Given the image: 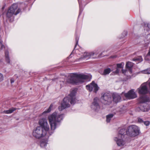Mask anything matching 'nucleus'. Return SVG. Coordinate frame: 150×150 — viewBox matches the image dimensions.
<instances>
[{
    "mask_svg": "<svg viewBox=\"0 0 150 150\" xmlns=\"http://www.w3.org/2000/svg\"><path fill=\"white\" fill-rule=\"evenodd\" d=\"M64 117V115L63 114L54 112L49 115L48 117L52 131L49 132L41 127L38 126L33 130V135L34 137L38 139L45 136L47 138H48L53 133V131L56 128L58 123L63 120Z\"/></svg>",
    "mask_w": 150,
    "mask_h": 150,
    "instance_id": "nucleus-1",
    "label": "nucleus"
},
{
    "mask_svg": "<svg viewBox=\"0 0 150 150\" xmlns=\"http://www.w3.org/2000/svg\"><path fill=\"white\" fill-rule=\"evenodd\" d=\"M92 78L91 75L74 73L68 76L67 81L68 83H78L84 82V80L90 81Z\"/></svg>",
    "mask_w": 150,
    "mask_h": 150,
    "instance_id": "nucleus-2",
    "label": "nucleus"
},
{
    "mask_svg": "<svg viewBox=\"0 0 150 150\" xmlns=\"http://www.w3.org/2000/svg\"><path fill=\"white\" fill-rule=\"evenodd\" d=\"M76 89L72 90L70 94L64 98L61 104V106L58 107L59 110L61 111L62 110L69 107L70 104L74 105L76 102Z\"/></svg>",
    "mask_w": 150,
    "mask_h": 150,
    "instance_id": "nucleus-3",
    "label": "nucleus"
},
{
    "mask_svg": "<svg viewBox=\"0 0 150 150\" xmlns=\"http://www.w3.org/2000/svg\"><path fill=\"white\" fill-rule=\"evenodd\" d=\"M128 130H126L125 129H120L119 132L118 136L115 137L114 140L116 142L118 146H123L125 144V137H127V132Z\"/></svg>",
    "mask_w": 150,
    "mask_h": 150,
    "instance_id": "nucleus-4",
    "label": "nucleus"
},
{
    "mask_svg": "<svg viewBox=\"0 0 150 150\" xmlns=\"http://www.w3.org/2000/svg\"><path fill=\"white\" fill-rule=\"evenodd\" d=\"M21 9L18 8V5L17 4H13L8 10L6 13V17L9 19L12 17L13 15H16L21 11Z\"/></svg>",
    "mask_w": 150,
    "mask_h": 150,
    "instance_id": "nucleus-5",
    "label": "nucleus"
},
{
    "mask_svg": "<svg viewBox=\"0 0 150 150\" xmlns=\"http://www.w3.org/2000/svg\"><path fill=\"white\" fill-rule=\"evenodd\" d=\"M100 99L102 103L105 105H110L112 100L111 96L107 93H102Z\"/></svg>",
    "mask_w": 150,
    "mask_h": 150,
    "instance_id": "nucleus-6",
    "label": "nucleus"
},
{
    "mask_svg": "<svg viewBox=\"0 0 150 150\" xmlns=\"http://www.w3.org/2000/svg\"><path fill=\"white\" fill-rule=\"evenodd\" d=\"M139 129L137 126L132 125L128 128L127 134L131 136H135L138 135L139 133Z\"/></svg>",
    "mask_w": 150,
    "mask_h": 150,
    "instance_id": "nucleus-7",
    "label": "nucleus"
},
{
    "mask_svg": "<svg viewBox=\"0 0 150 150\" xmlns=\"http://www.w3.org/2000/svg\"><path fill=\"white\" fill-rule=\"evenodd\" d=\"M137 90L138 93L139 94H145L148 93L149 92L146 83H142Z\"/></svg>",
    "mask_w": 150,
    "mask_h": 150,
    "instance_id": "nucleus-8",
    "label": "nucleus"
},
{
    "mask_svg": "<svg viewBox=\"0 0 150 150\" xmlns=\"http://www.w3.org/2000/svg\"><path fill=\"white\" fill-rule=\"evenodd\" d=\"M99 102V98L98 97L95 98L91 106V108L95 111H98L100 108Z\"/></svg>",
    "mask_w": 150,
    "mask_h": 150,
    "instance_id": "nucleus-9",
    "label": "nucleus"
},
{
    "mask_svg": "<svg viewBox=\"0 0 150 150\" xmlns=\"http://www.w3.org/2000/svg\"><path fill=\"white\" fill-rule=\"evenodd\" d=\"M86 88L87 89L90 91H93L95 93H96L99 88L97 84L96 83L93 81L90 84L87 85L86 86Z\"/></svg>",
    "mask_w": 150,
    "mask_h": 150,
    "instance_id": "nucleus-10",
    "label": "nucleus"
},
{
    "mask_svg": "<svg viewBox=\"0 0 150 150\" xmlns=\"http://www.w3.org/2000/svg\"><path fill=\"white\" fill-rule=\"evenodd\" d=\"M38 123L40 126V127H41L44 129L49 131L50 128L46 119L42 118L40 119Z\"/></svg>",
    "mask_w": 150,
    "mask_h": 150,
    "instance_id": "nucleus-11",
    "label": "nucleus"
},
{
    "mask_svg": "<svg viewBox=\"0 0 150 150\" xmlns=\"http://www.w3.org/2000/svg\"><path fill=\"white\" fill-rule=\"evenodd\" d=\"M133 66V64L132 63L129 62H127L126 65V67L128 70L122 69V73L126 75H127V74L128 72L130 74H131L132 73V67Z\"/></svg>",
    "mask_w": 150,
    "mask_h": 150,
    "instance_id": "nucleus-12",
    "label": "nucleus"
},
{
    "mask_svg": "<svg viewBox=\"0 0 150 150\" xmlns=\"http://www.w3.org/2000/svg\"><path fill=\"white\" fill-rule=\"evenodd\" d=\"M124 96L128 99H133L136 98L137 96L136 93L133 90H130L127 93H125Z\"/></svg>",
    "mask_w": 150,
    "mask_h": 150,
    "instance_id": "nucleus-13",
    "label": "nucleus"
},
{
    "mask_svg": "<svg viewBox=\"0 0 150 150\" xmlns=\"http://www.w3.org/2000/svg\"><path fill=\"white\" fill-rule=\"evenodd\" d=\"M138 101L140 103H146V102H150V99L149 97L146 96L142 95L138 99Z\"/></svg>",
    "mask_w": 150,
    "mask_h": 150,
    "instance_id": "nucleus-14",
    "label": "nucleus"
},
{
    "mask_svg": "<svg viewBox=\"0 0 150 150\" xmlns=\"http://www.w3.org/2000/svg\"><path fill=\"white\" fill-rule=\"evenodd\" d=\"M111 96L112 97L113 101L115 103L119 102L121 100V97L117 93H113L112 94Z\"/></svg>",
    "mask_w": 150,
    "mask_h": 150,
    "instance_id": "nucleus-15",
    "label": "nucleus"
},
{
    "mask_svg": "<svg viewBox=\"0 0 150 150\" xmlns=\"http://www.w3.org/2000/svg\"><path fill=\"white\" fill-rule=\"evenodd\" d=\"M139 109L142 111L146 112L150 109V107L148 104L143 103L141 104L139 107Z\"/></svg>",
    "mask_w": 150,
    "mask_h": 150,
    "instance_id": "nucleus-16",
    "label": "nucleus"
},
{
    "mask_svg": "<svg viewBox=\"0 0 150 150\" xmlns=\"http://www.w3.org/2000/svg\"><path fill=\"white\" fill-rule=\"evenodd\" d=\"M94 53L92 52L91 53L85 52L83 55V57L81 58L80 59H87L91 56H93Z\"/></svg>",
    "mask_w": 150,
    "mask_h": 150,
    "instance_id": "nucleus-17",
    "label": "nucleus"
},
{
    "mask_svg": "<svg viewBox=\"0 0 150 150\" xmlns=\"http://www.w3.org/2000/svg\"><path fill=\"white\" fill-rule=\"evenodd\" d=\"M47 139H42L40 141V145L41 147L44 148L47 145Z\"/></svg>",
    "mask_w": 150,
    "mask_h": 150,
    "instance_id": "nucleus-18",
    "label": "nucleus"
},
{
    "mask_svg": "<svg viewBox=\"0 0 150 150\" xmlns=\"http://www.w3.org/2000/svg\"><path fill=\"white\" fill-rule=\"evenodd\" d=\"M16 108L13 107L9 109L8 110H4L3 112V113L6 114H11L14 111L16 110Z\"/></svg>",
    "mask_w": 150,
    "mask_h": 150,
    "instance_id": "nucleus-19",
    "label": "nucleus"
},
{
    "mask_svg": "<svg viewBox=\"0 0 150 150\" xmlns=\"http://www.w3.org/2000/svg\"><path fill=\"white\" fill-rule=\"evenodd\" d=\"M111 71V70L110 68L105 69L103 72H101L100 74L102 75H106L109 74Z\"/></svg>",
    "mask_w": 150,
    "mask_h": 150,
    "instance_id": "nucleus-20",
    "label": "nucleus"
},
{
    "mask_svg": "<svg viewBox=\"0 0 150 150\" xmlns=\"http://www.w3.org/2000/svg\"><path fill=\"white\" fill-rule=\"evenodd\" d=\"M5 56L6 60L7 63H10V59L8 55V51H6L5 52Z\"/></svg>",
    "mask_w": 150,
    "mask_h": 150,
    "instance_id": "nucleus-21",
    "label": "nucleus"
},
{
    "mask_svg": "<svg viewBox=\"0 0 150 150\" xmlns=\"http://www.w3.org/2000/svg\"><path fill=\"white\" fill-rule=\"evenodd\" d=\"M113 114H110L106 116V122H110L111 118L113 117Z\"/></svg>",
    "mask_w": 150,
    "mask_h": 150,
    "instance_id": "nucleus-22",
    "label": "nucleus"
},
{
    "mask_svg": "<svg viewBox=\"0 0 150 150\" xmlns=\"http://www.w3.org/2000/svg\"><path fill=\"white\" fill-rule=\"evenodd\" d=\"M53 107V105L52 104H51L48 109L47 110H45V111H44L43 113L42 114H44L45 113H49L51 111V110L52 108Z\"/></svg>",
    "mask_w": 150,
    "mask_h": 150,
    "instance_id": "nucleus-23",
    "label": "nucleus"
},
{
    "mask_svg": "<svg viewBox=\"0 0 150 150\" xmlns=\"http://www.w3.org/2000/svg\"><path fill=\"white\" fill-rule=\"evenodd\" d=\"M144 28H145V29H146V30L147 31H149V30L148 29H147V28H148V29H150V25L149 24L147 23H144Z\"/></svg>",
    "mask_w": 150,
    "mask_h": 150,
    "instance_id": "nucleus-24",
    "label": "nucleus"
},
{
    "mask_svg": "<svg viewBox=\"0 0 150 150\" xmlns=\"http://www.w3.org/2000/svg\"><path fill=\"white\" fill-rule=\"evenodd\" d=\"M142 73L144 74H150V68H148L142 71Z\"/></svg>",
    "mask_w": 150,
    "mask_h": 150,
    "instance_id": "nucleus-25",
    "label": "nucleus"
},
{
    "mask_svg": "<svg viewBox=\"0 0 150 150\" xmlns=\"http://www.w3.org/2000/svg\"><path fill=\"white\" fill-rule=\"evenodd\" d=\"M124 64V63H121L120 64H117V68H121L123 67V66Z\"/></svg>",
    "mask_w": 150,
    "mask_h": 150,
    "instance_id": "nucleus-26",
    "label": "nucleus"
},
{
    "mask_svg": "<svg viewBox=\"0 0 150 150\" xmlns=\"http://www.w3.org/2000/svg\"><path fill=\"white\" fill-rule=\"evenodd\" d=\"M79 40V37L76 36V38H75V40H76V44L75 46L74 49H75V48L76 47V46H77V45L78 44Z\"/></svg>",
    "mask_w": 150,
    "mask_h": 150,
    "instance_id": "nucleus-27",
    "label": "nucleus"
},
{
    "mask_svg": "<svg viewBox=\"0 0 150 150\" xmlns=\"http://www.w3.org/2000/svg\"><path fill=\"white\" fill-rule=\"evenodd\" d=\"M4 79V77L3 74L0 73V81H2Z\"/></svg>",
    "mask_w": 150,
    "mask_h": 150,
    "instance_id": "nucleus-28",
    "label": "nucleus"
},
{
    "mask_svg": "<svg viewBox=\"0 0 150 150\" xmlns=\"http://www.w3.org/2000/svg\"><path fill=\"white\" fill-rule=\"evenodd\" d=\"M144 124L146 126H149L150 124V122L149 121H144Z\"/></svg>",
    "mask_w": 150,
    "mask_h": 150,
    "instance_id": "nucleus-29",
    "label": "nucleus"
},
{
    "mask_svg": "<svg viewBox=\"0 0 150 150\" xmlns=\"http://www.w3.org/2000/svg\"><path fill=\"white\" fill-rule=\"evenodd\" d=\"M138 122L139 123H142L144 122L143 120L140 118H138Z\"/></svg>",
    "mask_w": 150,
    "mask_h": 150,
    "instance_id": "nucleus-30",
    "label": "nucleus"
},
{
    "mask_svg": "<svg viewBox=\"0 0 150 150\" xmlns=\"http://www.w3.org/2000/svg\"><path fill=\"white\" fill-rule=\"evenodd\" d=\"M78 1L79 3V5L80 10V11H81V3L80 2V0H78Z\"/></svg>",
    "mask_w": 150,
    "mask_h": 150,
    "instance_id": "nucleus-31",
    "label": "nucleus"
},
{
    "mask_svg": "<svg viewBox=\"0 0 150 150\" xmlns=\"http://www.w3.org/2000/svg\"><path fill=\"white\" fill-rule=\"evenodd\" d=\"M11 84L13 83L14 81V80L12 78L11 79Z\"/></svg>",
    "mask_w": 150,
    "mask_h": 150,
    "instance_id": "nucleus-32",
    "label": "nucleus"
},
{
    "mask_svg": "<svg viewBox=\"0 0 150 150\" xmlns=\"http://www.w3.org/2000/svg\"><path fill=\"white\" fill-rule=\"evenodd\" d=\"M119 71V70L117 68L116 69V71H115V73H116L117 74V73H118Z\"/></svg>",
    "mask_w": 150,
    "mask_h": 150,
    "instance_id": "nucleus-33",
    "label": "nucleus"
},
{
    "mask_svg": "<svg viewBox=\"0 0 150 150\" xmlns=\"http://www.w3.org/2000/svg\"><path fill=\"white\" fill-rule=\"evenodd\" d=\"M123 34H125V35H123V37H125V36H126L127 35V33L126 32H123Z\"/></svg>",
    "mask_w": 150,
    "mask_h": 150,
    "instance_id": "nucleus-34",
    "label": "nucleus"
},
{
    "mask_svg": "<svg viewBox=\"0 0 150 150\" xmlns=\"http://www.w3.org/2000/svg\"><path fill=\"white\" fill-rule=\"evenodd\" d=\"M147 56H150V47L149 50V51L148 53L147 54Z\"/></svg>",
    "mask_w": 150,
    "mask_h": 150,
    "instance_id": "nucleus-35",
    "label": "nucleus"
},
{
    "mask_svg": "<svg viewBox=\"0 0 150 150\" xmlns=\"http://www.w3.org/2000/svg\"><path fill=\"white\" fill-rule=\"evenodd\" d=\"M4 7H2V9H4Z\"/></svg>",
    "mask_w": 150,
    "mask_h": 150,
    "instance_id": "nucleus-36",
    "label": "nucleus"
},
{
    "mask_svg": "<svg viewBox=\"0 0 150 150\" xmlns=\"http://www.w3.org/2000/svg\"><path fill=\"white\" fill-rule=\"evenodd\" d=\"M72 54V53L71 54H70V56L71 55V54Z\"/></svg>",
    "mask_w": 150,
    "mask_h": 150,
    "instance_id": "nucleus-37",
    "label": "nucleus"
}]
</instances>
